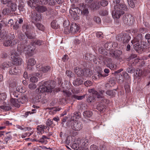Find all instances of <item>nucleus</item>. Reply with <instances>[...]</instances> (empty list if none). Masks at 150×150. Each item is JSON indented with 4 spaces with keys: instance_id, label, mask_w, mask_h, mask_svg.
<instances>
[{
    "instance_id": "nucleus-1",
    "label": "nucleus",
    "mask_w": 150,
    "mask_h": 150,
    "mask_svg": "<svg viewBox=\"0 0 150 150\" xmlns=\"http://www.w3.org/2000/svg\"><path fill=\"white\" fill-rule=\"evenodd\" d=\"M80 8L76 7L74 6H72L69 10V13L73 19L77 20L79 19V17L77 13H79L80 11L81 14L84 17L89 15V11L88 9V6L86 4H82L80 5Z\"/></svg>"
},
{
    "instance_id": "nucleus-2",
    "label": "nucleus",
    "mask_w": 150,
    "mask_h": 150,
    "mask_svg": "<svg viewBox=\"0 0 150 150\" xmlns=\"http://www.w3.org/2000/svg\"><path fill=\"white\" fill-rule=\"evenodd\" d=\"M120 0H114V2L116 4L114 6V10L112 11V16L114 18H119L123 14L125 11H127V6L123 3H119Z\"/></svg>"
},
{
    "instance_id": "nucleus-3",
    "label": "nucleus",
    "mask_w": 150,
    "mask_h": 150,
    "mask_svg": "<svg viewBox=\"0 0 150 150\" xmlns=\"http://www.w3.org/2000/svg\"><path fill=\"white\" fill-rule=\"evenodd\" d=\"M39 88L36 90L39 93L45 92L51 93L55 86L54 81H42L39 83Z\"/></svg>"
},
{
    "instance_id": "nucleus-4",
    "label": "nucleus",
    "mask_w": 150,
    "mask_h": 150,
    "mask_svg": "<svg viewBox=\"0 0 150 150\" xmlns=\"http://www.w3.org/2000/svg\"><path fill=\"white\" fill-rule=\"evenodd\" d=\"M21 51L22 50L18 47L16 51H14L11 52V58L15 65H19L21 64L22 60L19 57V56L21 54Z\"/></svg>"
},
{
    "instance_id": "nucleus-5",
    "label": "nucleus",
    "mask_w": 150,
    "mask_h": 150,
    "mask_svg": "<svg viewBox=\"0 0 150 150\" xmlns=\"http://www.w3.org/2000/svg\"><path fill=\"white\" fill-rule=\"evenodd\" d=\"M142 35L141 34H139L137 35V36L135 38L132 42L134 44V47L136 51L138 53L141 52L143 51V47L140 45L139 44V42L142 40Z\"/></svg>"
},
{
    "instance_id": "nucleus-6",
    "label": "nucleus",
    "mask_w": 150,
    "mask_h": 150,
    "mask_svg": "<svg viewBox=\"0 0 150 150\" xmlns=\"http://www.w3.org/2000/svg\"><path fill=\"white\" fill-rule=\"evenodd\" d=\"M74 71L78 76H89L91 75V73L89 69H84L79 68L77 67L74 69Z\"/></svg>"
},
{
    "instance_id": "nucleus-7",
    "label": "nucleus",
    "mask_w": 150,
    "mask_h": 150,
    "mask_svg": "<svg viewBox=\"0 0 150 150\" xmlns=\"http://www.w3.org/2000/svg\"><path fill=\"white\" fill-rule=\"evenodd\" d=\"M116 39L120 41H122L123 42L127 43L131 39L129 35L125 33H120L116 37Z\"/></svg>"
},
{
    "instance_id": "nucleus-8",
    "label": "nucleus",
    "mask_w": 150,
    "mask_h": 150,
    "mask_svg": "<svg viewBox=\"0 0 150 150\" xmlns=\"http://www.w3.org/2000/svg\"><path fill=\"white\" fill-rule=\"evenodd\" d=\"M88 91V92L91 93L93 95H96L97 98L101 101H103L105 99L104 97L103 96V94L105 93L104 90H100L99 91L100 93H98L97 91L94 89H89Z\"/></svg>"
},
{
    "instance_id": "nucleus-9",
    "label": "nucleus",
    "mask_w": 150,
    "mask_h": 150,
    "mask_svg": "<svg viewBox=\"0 0 150 150\" xmlns=\"http://www.w3.org/2000/svg\"><path fill=\"white\" fill-rule=\"evenodd\" d=\"M36 11L39 13H43L45 12L46 15L50 14V13L52 11V9L49 7L44 6L38 5L36 7L35 9Z\"/></svg>"
},
{
    "instance_id": "nucleus-10",
    "label": "nucleus",
    "mask_w": 150,
    "mask_h": 150,
    "mask_svg": "<svg viewBox=\"0 0 150 150\" xmlns=\"http://www.w3.org/2000/svg\"><path fill=\"white\" fill-rule=\"evenodd\" d=\"M122 20L124 24L130 25L133 24V20L131 15H125L122 18Z\"/></svg>"
},
{
    "instance_id": "nucleus-11",
    "label": "nucleus",
    "mask_w": 150,
    "mask_h": 150,
    "mask_svg": "<svg viewBox=\"0 0 150 150\" xmlns=\"http://www.w3.org/2000/svg\"><path fill=\"white\" fill-rule=\"evenodd\" d=\"M122 54V51L118 50H113L109 52L110 56V57L117 59L119 58Z\"/></svg>"
},
{
    "instance_id": "nucleus-12",
    "label": "nucleus",
    "mask_w": 150,
    "mask_h": 150,
    "mask_svg": "<svg viewBox=\"0 0 150 150\" xmlns=\"http://www.w3.org/2000/svg\"><path fill=\"white\" fill-rule=\"evenodd\" d=\"M37 69L43 73H46L50 71L51 67L49 66H43L42 65H37Z\"/></svg>"
},
{
    "instance_id": "nucleus-13",
    "label": "nucleus",
    "mask_w": 150,
    "mask_h": 150,
    "mask_svg": "<svg viewBox=\"0 0 150 150\" xmlns=\"http://www.w3.org/2000/svg\"><path fill=\"white\" fill-rule=\"evenodd\" d=\"M117 44L116 42H108L105 44V47L106 50L109 51H112L113 50L112 48H115L117 47Z\"/></svg>"
},
{
    "instance_id": "nucleus-14",
    "label": "nucleus",
    "mask_w": 150,
    "mask_h": 150,
    "mask_svg": "<svg viewBox=\"0 0 150 150\" xmlns=\"http://www.w3.org/2000/svg\"><path fill=\"white\" fill-rule=\"evenodd\" d=\"M71 128L75 131H79L82 128V123L80 121H75L71 126Z\"/></svg>"
},
{
    "instance_id": "nucleus-15",
    "label": "nucleus",
    "mask_w": 150,
    "mask_h": 150,
    "mask_svg": "<svg viewBox=\"0 0 150 150\" xmlns=\"http://www.w3.org/2000/svg\"><path fill=\"white\" fill-rule=\"evenodd\" d=\"M85 59L87 60L93 61L95 63H97L96 61L98 58L90 53H86L84 56Z\"/></svg>"
},
{
    "instance_id": "nucleus-16",
    "label": "nucleus",
    "mask_w": 150,
    "mask_h": 150,
    "mask_svg": "<svg viewBox=\"0 0 150 150\" xmlns=\"http://www.w3.org/2000/svg\"><path fill=\"white\" fill-rule=\"evenodd\" d=\"M22 28L23 31L25 32H31L34 30V27L32 24H24L22 27Z\"/></svg>"
},
{
    "instance_id": "nucleus-17",
    "label": "nucleus",
    "mask_w": 150,
    "mask_h": 150,
    "mask_svg": "<svg viewBox=\"0 0 150 150\" xmlns=\"http://www.w3.org/2000/svg\"><path fill=\"white\" fill-rule=\"evenodd\" d=\"M26 61L28 69L29 70H32V67L35 64L36 62L33 58L29 59Z\"/></svg>"
},
{
    "instance_id": "nucleus-18",
    "label": "nucleus",
    "mask_w": 150,
    "mask_h": 150,
    "mask_svg": "<svg viewBox=\"0 0 150 150\" xmlns=\"http://www.w3.org/2000/svg\"><path fill=\"white\" fill-rule=\"evenodd\" d=\"M7 6L11 12L16 11L17 8V4L16 3H13L11 1H9L8 2Z\"/></svg>"
},
{
    "instance_id": "nucleus-19",
    "label": "nucleus",
    "mask_w": 150,
    "mask_h": 150,
    "mask_svg": "<svg viewBox=\"0 0 150 150\" xmlns=\"http://www.w3.org/2000/svg\"><path fill=\"white\" fill-rule=\"evenodd\" d=\"M79 25L76 23H73L71 25L70 32L72 33H77L79 30Z\"/></svg>"
},
{
    "instance_id": "nucleus-20",
    "label": "nucleus",
    "mask_w": 150,
    "mask_h": 150,
    "mask_svg": "<svg viewBox=\"0 0 150 150\" xmlns=\"http://www.w3.org/2000/svg\"><path fill=\"white\" fill-rule=\"evenodd\" d=\"M31 18L32 19V22L33 21H39L42 19L41 15L40 14H38L36 13H33L31 15Z\"/></svg>"
},
{
    "instance_id": "nucleus-21",
    "label": "nucleus",
    "mask_w": 150,
    "mask_h": 150,
    "mask_svg": "<svg viewBox=\"0 0 150 150\" xmlns=\"http://www.w3.org/2000/svg\"><path fill=\"white\" fill-rule=\"evenodd\" d=\"M39 2L38 0H30L28 3V5L32 8L36 9V7L39 5Z\"/></svg>"
},
{
    "instance_id": "nucleus-22",
    "label": "nucleus",
    "mask_w": 150,
    "mask_h": 150,
    "mask_svg": "<svg viewBox=\"0 0 150 150\" xmlns=\"http://www.w3.org/2000/svg\"><path fill=\"white\" fill-rule=\"evenodd\" d=\"M78 142L81 148L82 146H86L88 145V139L85 138H82L79 140H78Z\"/></svg>"
},
{
    "instance_id": "nucleus-23",
    "label": "nucleus",
    "mask_w": 150,
    "mask_h": 150,
    "mask_svg": "<svg viewBox=\"0 0 150 150\" xmlns=\"http://www.w3.org/2000/svg\"><path fill=\"white\" fill-rule=\"evenodd\" d=\"M11 66V63L8 62H4L0 65V68L4 70Z\"/></svg>"
},
{
    "instance_id": "nucleus-24",
    "label": "nucleus",
    "mask_w": 150,
    "mask_h": 150,
    "mask_svg": "<svg viewBox=\"0 0 150 150\" xmlns=\"http://www.w3.org/2000/svg\"><path fill=\"white\" fill-rule=\"evenodd\" d=\"M108 74H102L100 73H98L92 76V79L94 80H98L101 79L102 77H105L107 76Z\"/></svg>"
},
{
    "instance_id": "nucleus-25",
    "label": "nucleus",
    "mask_w": 150,
    "mask_h": 150,
    "mask_svg": "<svg viewBox=\"0 0 150 150\" xmlns=\"http://www.w3.org/2000/svg\"><path fill=\"white\" fill-rule=\"evenodd\" d=\"M117 89L113 90H108L106 92V94L108 96H109L112 97H114L115 96L116 94V91Z\"/></svg>"
},
{
    "instance_id": "nucleus-26",
    "label": "nucleus",
    "mask_w": 150,
    "mask_h": 150,
    "mask_svg": "<svg viewBox=\"0 0 150 150\" xmlns=\"http://www.w3.org/2000/svg\"><path fill=\"white\" fill-rule=\"evenodd\" d=\"M25 34L27 37L29 39H34L35 38V34L33 32H25Z\"/></svg>"
},
{
    "instance_id": "nucleus-27",
    "label": "nucleus",
    "mask_w": 150,
    "mask_h": 150,
    "mask_svg": "<svg viewBox=\"0 0 150 150\" xmlns=\"http://www.w3.org/2000/svg\"><path fill=\"white\" fill-rule=\"evenodd\" d=\"M10 101L11 104L13 105L14 106L18 108L20 107V105L19 103V102H18V99L12 98L11 99Z\"/></svg>"
},
{
    "instance_id": "nucleus-28",
    "label": "nucleus",
    "mask_w": 150,
    "mask_h": 150,
    "mask_svg": "<svg viewBox=\"0 0 150 150\" xmlns=\"http://www.w3.org/2000/svg\"><path fill=\"white\" fill-rule=\"evenodd\" d=\"M80 117V113L79 112H74L71 115V120L74 121L77 119H78Z\"/></svg>"
},
{
    "instance_id": "nucleus-29",
    "label": "nucleus",
    "mask_w": 150,
    "mask_h": 150,
    "mask_svg": "<svg viewBox=\"0 0 150 150\" xmlns=\"http://www.w3.org/2000/svg\"><path fill=\"white\" fill-rule=\"evenodd\" d=\"M83 114L85 118H90L92 115L93 113L91 111L86 110L83 112Z\"/></svg>"
},
{
    "instance_id": "nucleus-30",
    "label": "nucleus",
    "mask_w": 150,
    "mask_h": 150,
    "mask_svg": "<svg viewBox=\"0 0 150 150\" xmlns=\"http://www.w3.org/2000/svg\"><path fill=\"white\" fill-rule=\"evenodd\" d=\"M18 71L16 67L14 66L11 67L10 69L9 73L11 74L16 75L18 73Z\"/></svg>"
},
{
    "instance_id": "nucleus-31",
    "label": "nucleus",
    "mask_w": 150,
    "mask_h": 150,
    "mask_svg": "<svg viewBox=\"0 0 150 150\" xmlns=\"http://www.w3.org/2000/svg\"><path fill=\"white\" fill-rule=\"evenodd\" d=\"M33 23L38 30L42 31L45 30V27L42 24L39 23Z\"/></svg>"
},
{
    "instance_id": "nucleus-32",
    "label": "nucleus",
    "mask_w": 150,
    "mask_h": 150,
    "mask_svg": "<svg viewBox=\"0 0 150 150\" xmlns=\"http://www.w3.org/2000/svg\"><path fill=\"white\" fill-rule=\"evenodd\" d=\"M40 74L39 73H37L35 75H33L32 77L30 78V81L32 83H35L38 81V76Z\"/></svg>"
},
{
    "instance_id": "nucleus-33",
    "label": "nucleus",
    "mask_w": 150,
    "mask_h": 150,
    "mask_svg": "<svg viewBox=\"0 0 150 150\" xmlns=\"http://www.w3.org/2000/svg\"><path fill=\"white\" fill-rule=\"evenodd\" d=\"M97 109L100 112H103L105 110V105L102 103L98 104L97 106Z\"/></svg>"
},
{
    "instance_id": "nucleus-34",
    "label": "nucleus",
    "mask_w": 150,
    "mask_h": 150,
    "mask_svg": "<svg viewBox=\"0 0 150 150\" xmlns=\"http://www.w3.org/2000/svg\"><path fill=\"white\" fill-rule=\"evenodd\" d=\"M83 82V81L81 79L78 78L73 81V84L74 86H78L82 84Z\"/></svg>"
},
{
    "instance_id": "nucleus-35",
    "label": "nucleus",
    "mask_w": 150,
    "mask_h": 150,
    "mask_svg": "<svg viewBox=\"0 0 150 150\" xmlns=\"http://www.w3.org/2000/svg\"><path fill=\"white\" fill-rule=\"evenodd\" d=\"M48 100L49 99L48 97L45 96H43L40 99H39L38 101L44 104L47 103Z\"/></svg>"
},
{
    "instance_id": "nucleus-36",
    "label": "nucleus",
    "mask_w": 150,
    "mask_h": 150,
    "mask_svg": "<svg viewBox=\"0 0 150 150\" xmlns=\"http://www.w3.org/2000/svg\"><path fill=\"white\" fill-rule=\"evenodd\" d=\"M89 6H90V8L93 10L95 9H97L99 8V5L98 2H96L94 4L92 3L91 5Z\"/></svg>"
},
{
    "instance_id": "nucleus-37",
    "label": "nucleus",
    "mask_w": 150,
    "mask_h": 150,
    "mask_svg": "<svg viewBox=\"0 0 150 150\" xmlns=\"http://www.w3.org/2000/svg\"><path fill=\"white\" fill-rule=\"evenodd\" d=\"M128 4L132 8H134L135 6V3H136L137 0H127Z\"/></svg>"
},
{
    "instance_id": "nucleus-38",
    "label": "nucleus",
    "mask_w": 150,
    "mask_h": 150,
    "mask_svg": "<svg viewBox=\"0 0 150 150\" xmlns=\"http://www.w3.org/2000/svg\"><path fill=\"white\" fill-rule=\"evenodd\" d=\"M11 11L8 8H4L2 11V13L4 15H9L11 13Z\"/></svg>"
},
{
    "instance_id": "nucleus-39",
    "label": "nucleus",
    "mask_w": 150,
    "mask_h": 150,
    "mask_svg": "<svg viewBox=\"0 0 150 150\" xmlns=\"http://www.w3.org/2000/svg\"><path fill=\"white\" fill-rule=\"evenodd\" d=\"M18 99V102H19V103H21L22 104L24 103L27 100V97L24 95L23 96Z\"/></svg>"
},
{
    "instance_id": "nucleus-40",
    "label": "nucleus",
    "mask_w": 150,
    "mask_h": 150,
    "mask_svg": "<svg viewBox=\"0 0 150 150\" xmlns=\"http://www.w3.org/2000/svg\"><path fill=\"white\" fill-rule=\"evenodd\" d=\"M7 37L6 32H0V41L5 39Z\"/></svg>"
},
{
    "instance_id": "nucleus-41",
    "label": "nucleus",
    "mask_w": 150,
    "mask_h": 150,
    "mask_svg": "<svg viewBox=\"0 0 150 150\" xmlns=\"http://www.w3.org/2000/svg\"><path fill=\"white\" fill-rule=\"evenodd\" d=\"M134 76L136 77L141 76L142 74V71L141 70L138 69L135 70Z\"/></svg>"
},
{
    "instance_id": "nucleus-42",
    "label": "nucleus",
    "mask_w": 150,
    "mask_h": 150,
    "mask_svg": "<svg viewBox=\"0 0 150 150\" xmlns=\"http://www.w3.org/2000/svg\"><path fill=\"white\" fill-rule=\"evenodd\" d=\"M71 148L77 150L79 148H81V146H80V144L78 143V142L77 141V143H76L73 144L71 146Z\"/></svg>"
},
{
    "instance_id": "nucleus-43",
    "label": "nucleus",
    "mask_w": 150,
    "mask_h": 150,
    "mask_svg": "<svg viewBox=\"0 0 150 150\" xmlns=\"http://www.w3.org/2000/svg\"><path fill=\"white\" fill-rule=\"evenodd\" d=\"M85 95L82 96H78L76 94H73L72 96V98H74L78 100H81L84 98Z\"/></svg>"
},
{
    "instance_id": "nucleus-44",
    "label": "nucleus",
    "mask_w": 150,
    "mask_h": 150,
    "mask_svg": "<svg viewBox=\"0 0 150 150\" xmlns=\"http://www.w3.org/2000/svg\"><path fill=\"white\" fill-rule=\"evenodd\" d=\"M47 126H45L44 125H40L38 126L37 129L40 132H42L44 131V129H47Z\"/></svg>"
},
{
    "instance_id": "nucleus-45",
    "label": "nucleus",
    "mask_w": 150,
    "mask_h": 150,
    "mask_svg": "<svg viewBox=\"0 0 150 150\" xmlns=\"http://www.w3.org/2000/svg\"><path fill=\"white\" fill-rule=\"evenodd\" d=\"M0 108L6 111H8L10 110L11 108L9 105H5L0 106Z\"/></svg>"
},
{
    "instance_id": "nucleus-46",
    "label": "nucleus",
    "mask_w": 150,
    "mask_h": 150,
    "mask_svg": "<svg viewBox=\"0 0 150 150\" xmlns=\"http://www.w3.org/2000/svg\"><path fill=\"white\" fill-rule=\"evenodd\" d=\"M84 17H86L88 23L89 25H91L92 23V18L91 16L88 15Z\"/></svg>"
},
{
    "instance_id": "nucleus-47",
    "label": "nucleus",
    "mask_w": 150,
    "mask_h": 150,
    "mask_svg": "<svg viewBox=\"0 0 150 150\" xmlns=\"http://www.w3.org/2000/svg\"><path fill=\"white\" fill-rule=\"evenodd\" d=\"M6 95L5 93H0V101L6 100Z\"/></svg>"
},
{
    "instance_id": "nucleus-48",
    "label": "nucleus",
    "mask_w": 150,
    "mask_h": 150,
    "mask_svg": "<svg viewBox=\"0 0 150 150\" xmlns=\"http://www.w3.org/2000/svg\"><path fill=\"white\" fill-rule=\"evenodd\" d=\"M107 66L111 70L116 69H117L116 65L111 63L108 64Z\"/></svg>"
},
{
    "instance_id": "nucleus-49",
    "label": "nucleus",
    "mask_w": 150,
    "mask_h": 150,
    "mask_svg": "<svg viewBox=\"0 0 150 150\" xmlns=\"http://www.w3.org/2000/svg\"><path fill=\"white\" fill-rule=\"evenodd\" d=\"M51 25L52 27L54 29L58 28L59 26L54 21H53L51 23Z\"/></svg>"
},
{
    "instance_id": "nucleus-50",
    "label": "nucleus",
    "mask_w": 150,
    "mask_h": 150,
    "mask_svg": "<svg viewBox=\"0 0 150 150\" xmlns=\"http://www.w3.org/2000/svg\"><path fill=\"white\" fill-rule=\"evenodd\" d=\"M126 71L129 73L132 74L135 72V69L133 67H130L127 69Z\"/></svg>"
},
{
    "instance_id": "nucleus-51",
    "label": "nucleus",
    "mask_w": 150,
    "mask_h": 150,
    "mask_svg": "<svg viewBox=\"0 0 150 150\" xmlns=\"http://www.w3.org/2000/svg\"><path fill=\"white\" fill-rule=\"evenodd\" d=\"M11 96V98H13V97H15L18 98V97L19 94L18 92L16 91H14L11 92L10 93Z\"/></svg>"
},
{
    "instance_id": "nucleus-52",
    "label": "nucleus",
    "mask_w": 150,
    "mask_h": 150,
    "mask_svg": "<svg viewBox=\"0 0 150 150\" xmlns=\"http://www.w3.org/2000/svg\"><path fill=\"white\" fill-rule=\"evenodd\" d=\"M63 94L66 96L69 97L71 95V93L69 91L65 90L63 91Z\"/></svg>"
},
{
    "instance_id": "nucleus-53",
    "label": "nucleus",
    "mask_w": 150,
    "mask_h": 150,
    "mask_svg": "<svg viewBox=\"0 0 150 150\" xmlns=\"http://www.w3.org/2000/svg\"><path fill=\"white\" fill-rule=\"evenodd\" d=\"M112 59L111 58L108 57H105L104 61V63L107 66L108 64L110 63L111 62Z\"/></svg>"
},
{
    "instance_id": "nucleus-54",
    "label": "nucleus",
    "mask_w": 150,
    "mask_h": 150,
    "mask_svg": "<svg viewBox=\"0 0 150 150\" xmlns=\"http://www.w3.org/2000/svg\"><path fill=\"white\" fill-rule=\"evenodd\" d=\"M28 87L31 90H33L36 88L37 86L34 83H31L29 85Z\"/></svg>"
},
{
    "instance_id": "nucleus-55",
    "label": "nucleus",
    "mask_w": 150,
    "mask_h": 150,
    "mask_svg": "<svg viewBox=\"0 0 150 150\" xmlns=\"http://www.w3.org/2000/svg\"><path fill=\"white\" fill-rule=\"evenodd\" d=\"M11 43L12 42L11 40H7L4 42L3 44L5 46H10Z\"/></svg>"
},
{
    "instance_id": "nucleus-56",
    "label": "nucleus",
    "mask_w": 150,
    "mask_h": 150,
    "mask_svg": "<svg viewBox=\"0 0 150 150\" xmlns=\"http://www.w3.org/2000/svg\"><path fill=\"white\" fill-rule=\"evenodd\" d=\"M18 38L20 40H23L25 38V35L21 32H18Z\"/></svg>"
},
{
    "instance_id": "nucleus-57",
    "label": "nucleus",
    "mask_w": 150,
    "mask_h": 150,
    "mask_svg": "<svg viewBox=\"0 0 150 150\" xmlns=\"http://www.w3.org/2000/svg\"><path fill=\"white\" fill-rule=\"evenodd\" d=\"M98 51L99 52L102 54H103L105 55H107V53L105 51V50H104L102 48H100Z\"/></svg>"
},
{
    "instance_id": "nucleus-58",
    "label": "nucleus",
    "mask_w": 150,
    "mask_h": 150,
    "mask_svg": "<svg viewBox=\"0 0 150 150\" xmlns=\"http://www.w3.org/2000/svg\"><path fill=\"white\" fill-rule=\"evenodd\" d=\"M6 21L4 20L1 21L0 22V30L2 29L3 26L6 25Z\"/></svg>"
},
{
    "instance_id": "nucleus-59",
    "label": "nucleus",
    "mask_w": 150,
    "mask_h": 150,
    "mask_svg": "<svg viewBox=\"0 0 150 150\" xmlns=\"http://www.w3.org/2000/svg\"><path fill=\"white\" fill-rule=\"evenodd\" d=\"M108 4V2L107 1L102 0L100 1V4L103 6H105Z\"/></svg>"
},
{
    "instance_id": "nucleus-60",
    "label": "nucleus",
    "mask_w": 150,
    "mask_h": 150,
    "mask_svg": "<svg viewBox=\"0 0 150 150\" xmlns=\"http://www.w3.org/2000/svg\"><path fill=\"white\" fill-rule=\"evenodd\" d=\"M99 13L102 16H105L108 15V12L106 10H103L100 12Z\"/></svg>"
},
{
    "instance_id": "nucleus-61",
    "label": "nucleus",
    "mask_w": 150,
    "mask_h": 150,
    "mask_svg": "<svg viewBox=\"0 0 150 150\" xmlns=\"http://www.w3.org/2000/svg\"><path fill=\"white\" fill-rule=\"evenodd\" d=\"M21 130H23L24 131H25L27 130H31V128L29 127H25L22 126L21 127Z\"/></svg>"
},
{
    "instance_id": "nucleus-62",
    "label": "nucleus",
    "mask_w": 150,
    "mask_h": 150,
    "mask_svg": "<svg viewBox=\"0 0 150 150\" xmlns=\"http://www.w3.org/2000/svg\"><path fill=\"white\" fill-rule=\"evenodd\" d=\"M66 74L69 77H72L73 76V74L71 71L67 70L66 72Z\"/></svg>"
},
{
    "instance_id": "nucleus-63",
    "label": "nucleus",
    "mask_w": 150,
    "mask_h": 150,
    "mask_svg": "<svg viewBox=\"0 0 150 150\" xmlns=\"http://www.w3.org/2000/svg\"><path fill=\"white\" fill-rule=\"evenodd\" d=\"M90 150H98V147L96 145L93 144L91 145L90 146Z\"/></svg>"
},
{
    "instance_id": "nucleus-64",
    "label": "nucleus",
    "mask_w": 150,
    "mask_h": 150,
    "mask_svg": "<svg viewBox=\"0 0 150 150\" xmlns=\"http://www.w3.org/2000/svg\"><path fill=\"white\" fill-rule=\"evenodd\" d=\"M35 44L36 45L40 46L44 44L43 41L39 40H38L35 42Z\"/></svg>"
}]
</instances>
